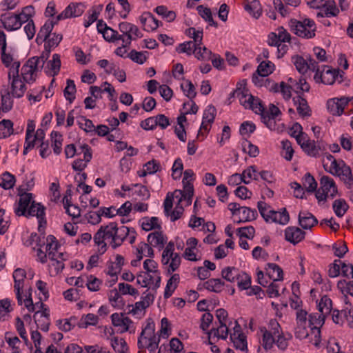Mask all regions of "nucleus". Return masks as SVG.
Here are the masks:
<instances>
[{"mask_svg":"<svg viewBox=\"0 0 353 353\" xmlns=\"http://www.w3.org/2000/svg\"><path fill=\"white\" fill-rule=\"evenodd\" d=\"M240 103L245 107L253 110L255 113L263 110V104L259 98L252 96L245 88L240 97Z\"/></svg>","mask_w":353,"mask_h":353,"instance_id":"39448f33","label":"nucleus"},{"mask_svg":"<svg viewBox=\"0 0 353 353\" xmlns=\"http://www.w3.org/2000/svg\"><path fill=\"white\" fill-rule=\"evenodd\" d=\"M180 281V276L179 274H174L168 281L165 292H164V297L168 299L170 297L177 288L178 284Z\"/></svg>","mask_w":353,"mask_h":353,"instance_id":"4be33fe9","label":"nucleus"},{"mask_svg":"<svg viewBox=\"0 0 353 353\" xmlns=\"http://www.w3.org/2000/svg\"><path fill=\"white\" fill-rule=\"evenodd\" d=\"M240 273L234 267H226L222 270L221 276L227 281L234 283L238 280Z\"/></svg>","mask_w":353,"mask_h":353,"instance_id":"a878e982","label":"nucleus"},{"mask_svg":"<svg viewBox=\"0 0 353 353\" xmlns=\"http://www.w3.org/2000/svg\"><path fill=\"white\" fill-rule=\"evenodd\" d=\"M76 92V86L73 80H67V86L63 90L64 96L67 100L72 103L74 99V93Z\"/></svg>","mask_w":353,"mask_h":353,"instance_id":"8fccbe9b","label":"nucleus"},{"mask_svg":"<svg viewBox=\"0 0 353 353\" xmlns=\"http://www.w3.org/2000/svg\"><path fill=\"white\" fill-rule=\"evenodd\" d=\"M332 300L326 295L323 296L319 305V311L326 316L327 314H329L332 310Z\"/></svg>","mask_w":353,"mask_h":353,"instance_id":"a18cd8bd","label":"nucleus"},{"mask_svg":"<svg viewBox=\"0 0 353 353\" xmlns=\"http://www.w3.org/2000/svg\"><path fill=\"white\" fill-rule=\"evenodd\" d=\"M99 318L94 314L89 313L83 316L79 322V327L86 328L88 325H95L98 323Z\"/></svg>","mask_w":353,"mask_h":353,"instance_id":"ea45409f","label":"nucleus"},{"mask_svg":"<svg viewBox=\"0 0 353 353\" xmlns=\"http://www.w3.org/2000/svg\"><path fill=\"white\" fill-rule=\"evenodd\" d=\"M195 50L194 56L199 60H210L214 54L210 50L205 46L201 47V45L197 46V48H196Z\"/></svg>","mask_w":353,"mask_h":353,"instance_id":"de8ad7c7","label":"nucleus"},{"mask_svg":"<svg viewBox=\"0 0 353 353\" xmlns=\"http://www.w3.org/2000/svg\"><path fill=\"white\" fill-rule=\"evenodd\" d=\"M245 10L256 19L262 13L261 4L258 0H248V3L245 6Z\"/></svg>","mask_w":353,"mask_h":353,"instance_id":"cd10ccee","label":"nucleus"},{"mask_svg":"<svg viewBox=\"0 0 353 353\" xmlns=\"http://www.w3.org/2000/svg\"><path fill=\"white\" fill-rule=\"evenodd\" d=\"M323 8L325 12V16L327 17H336L339 12L334 1H325Z\"/></svg>","mask_w":353,"mask_h":353,"instance_id":"37998d69","label":"nucleus"},{"mask_svg":"<svg viewBox=\"0 0 353 353\" xmlns=\"http://www.w3.org/2000/svg\"><path fill=\"white\" fill-rule=\"evenodd\" d=\"M147 51L145 52H138L135 50H132L128 54V57L135 63L139 64L144 63L147 60V57L145 54H148Z\"/></svg>","mask_w":353,"mask_h":353,"instance_id":"5fc2aeb1","label":"nucleus"},{"mask_svg":"<svg viewBox=\"0 0 353 353\" xmlns=\"http://www.w3.org/2000/svg\"><path fill=\"white\" fill-rule=\"evenodd\" d=\"M131 228L125 226L118 228L117 225L116 235L114 236V241H111L110 245L113 249H116L120 246L124 240L126 239L128 235L130 234Z\"/></svg>","mask_w":353,"mask_h":353,"instance_id":"6ab92c4d","label":"nucleus"},{"mask_svg":"<svg viewBox=\"0 0 353 353\" xmlns=\"http://www.w3.org/2000/svg\"><path fill=\"white\" fill-rule=\"evenodd\" d=\"M54 23L53 21L46 22L40 29L38 34L39 35V38H41V41H45L48 39L51 35V32L53 29Z\"/></svg>","mask_w":353,"mask_h":353,"instance_id":"864d4df0","label":"nucleus"},{"mask_svg":"<svg viewBox=\"0 0 353 353\" xmlns=\"http://www.w3.org/2000/svg\"><path fill=\"white\" fill-rule=\"evenodd\" d=\"M299 223L303 229H311L318 223L317 219L309 212H300L298 216Z\"/></svg>","mask_w":353,"mask_h":353,"instance_id":"2eb2a0df","label":"nucleus"},{"mask_svg":"<svg viewBox=\"0 0 353 353\" xmlns=\"http://www.w3.org/2000/svg\"><path fill=\"white\" fill-rule=\"evenodd\" d=\"M19 199L18 207L14 210L15 214L19 216H37L39 219V230H40L43 224L46 225V220L45 218L46 208L40 203H36L34 201H32V193H21V188L19 189Z\"/></svg>","mask_w":353,"mask_h":353,"instance_id":"f257e3e1","label":"nucleus"},{"mask_svg":"<svg viewBox=\"0 0 353 353\" xmlns=\"http://www.w3.org/2000/svg\"><path fill=\"white\" fill-rule=\"evenodd\" d=\"M293 101L296 107V110L300 116L310 117L311 115V109L307 104V102L305 99L301 97V95H299L296 97L293 98Z\"/></svg>","mask_w":353,"mask_h":353,"instance_id":"a211bd4d","label":"nucleus"},{"mask_svg":"<svg viewBox=\"0 0 353 353\" xmlns=\"http://www.w3.org/2000/svg\"><path fill=\"white\" fill-rule=\"evenodd\" d=\"M193 176L194 172L190 169H188L185 170V172H183V179L182 181L183 188L185 190H188L189 192H190V193H192V188H194V187L192 183L191 182V181L188 180V179L192 177Z\"/></svg>","mask_w":353,"mask_h":353,"instance_id":"680f3d73","label":"nucleus"},{"mask_svg":"<svg viewBox=\"0 0 353 353\" xmlns=\"http://www.w3.org/2000/svg\"><path fill=\"white\" fill-rule=\"evenodd\" d=\"M1 101V110L4 112L10 111L13 105V100L12 99V94L8 88L2 89L0 92Z\"/></svg>","mask_w":353,"mask_h":353,"instance_id":"aec40b11","label":"nucleus"},{"mask_svg":"<svg viewBox=\"0 0 353 353\" xmlns=\"http://www.w3.org/2000/svg\"><path fill=\"white\" fill-rule=\"evenodd\" d=\"M147 240L151 245L154 246L160 245L161 248H162L166 243V240L162 232H154L149 234Z\"/></svg>","mask_w":353,"mask_h":353,"instance_id":"f704fd0d","label":"nucleus"},{"mask_svg":"<svg viewBox=\"0 0 353 353\" xmlns=\"http://www.w3.org/2000/svg\"><path fill=\"white\" fill-rule=\"evenodd\" d=\"M124 264V258L120 255H116V261L108 266V274L111 276H115L117 279V274L121 271L122 266Z\"/></svg>","mask_w":353,"mask_h":353,"instance_id":"b1692460","label":"nucleus"},{"mask_svg":"<svg viewBox=\"0 0 353 353\" xmlns=\"http://www.w3.org/2000/svg\"><path fill=\"white\" fill-rule=\"evenodd\" d=\"M20 76L28 84H30L35 81L37 74L26 62L22 66Z\"/></svg>","mask_w":353,"mask_h":353,"instance_id":"bb28decb","label":"nucleus"},{"mask_svg":"<svg viewBox=\"0 0 353 353\" xmlns=\"http://www.w3.org/2000/svg\"><path fill=\"white\" fill-rule=\"evenodd\" d=\"M291 30L299 37L307 39L313 38L315 36L316 24L310 19H305L303 21L291 19L290 21Z\"/></svg>","mask_w":353,"mask_h":353,"instance_id":"f03ea898","label":"nucleus"},{"mask_svg":"<svg viewBox=\"0 0 353 353\" xmlns=\"http://www.w3.org/2000/svg\"><path fill=\"white\" fill-rule=\"evenodd\" d=\"M332 208L336 215L342 217L348 210L349 206L344 199H340L334 201Z\"/></svg>","mask_w":353,"mask_h":353,"instance_id":"4c0bfd02","label":"nucleus"},{"mask_svg":"<svg viewBox=\"0 0 353 353\" xmlns=\"http://www.w3.org/2000/svg\"><path fill=\"white\" fill-rule=\"evenodd\" d=\"M241 212L242 213V219L235 221L238 224L255 220L258 216V213L255 209H251L245 206L241 208Z\"/></svg>","mask_w":353,"mask_h":353,"instance_id":"5701e85b","label":"nucleus"},{"mask_svg":"<svg viewBox=\"0 0 353 353\" xmlns=\"http://www.w3.org/2000/svg\"><path fill=\"white\" fill-rule=\"evenodd\" d=\"M15 14L6 16V14L1 15V21L3 27L8 31H12L19 29L21 27V23L18 20Z\"/></svg>","mask_w":353,"mask_h":353,"instance_id":"dca6fc26","label":"nucleus"},{"mask_svg":"<svg viewBox=\"0 0 353 353\" xmlns=\"http://www.w3.org/2000/svg\"><path fill=\"white\" fill-rule=\"evenodd\" d=\"M119 28L122 33L121 35L125 36L127 38L130 36L132 40H136L137 38L143 37V34L139 30V28L128 22H121L119 24Z\"/></svg>","mask_w":353,"mask_h":353,"instance_id":"9b49d317","label":"nucleus"},{"mask_svg":"<svg viewBox=\"0 0 353 353\" xmlns=\"http://www.w3.org/2000/svg\"><path fill=\"white\" fill-rule=\"evenodd\" d=\"M14 133L13 123L9 119L0 121V139H5Z\"/></svg>","mask_w":353,"mask_h":353,"instance_id":"7c9ffc66","label":"nucleus"},{"mask_svg":"<svg viewBox=\"0 0 353 353\" xmlns=\"http://www.w3.org/2000/svg\"><path fill=\"white\" fill-rule=\"evenodd\" d=\"M183 169V165L181 159L178 158L175 160L172 170V178L174 180L179 179Z\"/></svg>","mask_w":353,"mask_h":353,"instance_id":"69168bd1","label":"nucleus"},{"mask_svg":"<svg viewBox=\"0 0 353 353\" xmlns=\"http://www.w3.org/2000/svg\"><path fill=\"white\" fill-rule=\"evenodd\" d=\"M103 39L108 42L114 43L116 41L122 39L123 35H120L117 30H114L109 26L103 28V32H101Z\"/></svg>","mask_w":353,"mask_h":353,"instance_id":"e433bc0d","label":"nucleus"},{"mask_svg":"<svg viewBox=\"0 0 353 353\" xmlns=\"http://www.w3.org/2000/svg\"><path fill=\"white\" fill-rule=\"evenodd\" d=\"M111 345L115 352L125 353L128 351L127 343L123 339H119L117 337H114L111 339Z\"/></svg>","mask_w":353,"mask_h":353,"instance_id":"49530a36","label":"nucleus"},{"mask_svg":"<svg viewBox=\"0 0 353 353\" xmlns=\"http://www.w3.org/2000/svg\"><path fill=\"white\" fill-rule=\"evenodd\" d=\"M256 130V125L254 123L250 121H244L241 123L239 128V132L241 135H245L247 134H250L254 132Z\"/></svg>","mask_w":353,"mask_h":353,"instance_id":"774afa93","label":"nucleus"},{"mask_svg":"<svg viewBox=\"0 0 353 353\" xmlns=\"http://www.w3.org/2000/svg\"><path fill=\"white\" fill-rule=\"evenodd\" d=\"M267 265L270 270L268 274L273 281H282L283 279V270L278 265L269 263Z\"/></svg>","mask_w":353,"mask_h":353,"instance_id":"c756f323","label":"nucleus"},{"mask_svg":"<svg viewBox=\"0 0 353 353\" xmlns=\"http://www.w3.org/2000/svg\"><path fill=\"white\" fill-rule=\"evenodd\" d=\"M255 230L252 226L239 228L237 229V234L240 238L252 239L254 236Z\"/></svg>","mask_w":353,"mask_h":353,"instance_id":"052dcab7","label":"nucleus"},{"mask_svg":"<svg viewBox=\"0 0 353 353\" xmlns=\"http://www.w3.org/2000/svg\"><path fill=\"white\" fill-rule=\"evenodd\" d=\"M303 185L308 192H314L317 188V182L310 173H306L303 179Z\"/></svg>","mask_w":353,"mask_h":353,"instance_id":"a19ab883","label":"nucleus"},{"mask_svg":"<svg viewBox=\"0 0 353 353\" xmlns=\"http://www.w3.org/2000/svg\"><path fill=\"white\" fill-rule=\"evenodd\" d=\"M51 139H52V147L53 148V151L56 154H59L61 152V146H62V135L57 132L52 131L51 133Z\"/></svg>","mask_w":353,"mask_h":353,"instance_id":"58836bf2","label":"nucleus"},{"mask_svg":"<svg viewBox=\"0 0 353 353\" xmlns=\"http://www.w3.org/2000/svg\"><path fill=\"white\" fill-rule=\"evenodd\" d=\"M15 182V176L8 172H5L0 177V186L5 190L12 188Z\"/></svg>","mask_w":353,"mask_h":353,"instance_id":"72a5a7b5","label":"nucleus"},{"mask_svg":"<svg viewBox=\"0 0 353 353\" xmlns=\"http://www.w3.org/2000/svg\"><path fill=\"white\" fill-rule=\"evenodd\" d=\"M325 315L321 313V314H310L309 315V324L311 327V330L316 334H315V343L314 345L317 346L319 343L321 342V330L320 328L318 327L316 325H319L320 327L323 326V325L325 323Z\"/></svg>","mask_w":353,"mask_h":353,"instance_id":"1a4fd4ad","label":"nucleus"},{"mask_svg":"<svg viewBox=\"0 0 353 353\" xmlns=\"http://www.w3.org/2000/svg\"><path fill=\"white\" fill-rule=\"evenodd\" d=\"M216 112V108L212 105H208L204 111L203 121L207 122L209 124L212 123L215 118Z\"/></svg>","mask_w":353,"mask_h":353,"instance_id":"bf43d9fd","label":"nucleus"},{"mask_svg":"<svg viewBox=\"0 0 353 353\" xmlns=\"http://www.w3.org/2000/svg\"><path fill=\"white\" fill-rule=\"evenodd\" d=\"M236 281L240 290H248L251 285V276L245 272H241Z\"/></svg>","mask_w":353,"mask_h":353,"instance_id":"c03bdc74","label":"nucleus"},{"mask_svg":"<svg viewBox=\"0 0 353 353\" xmlns=\"http://www.w3.org/2000/svg\"><path fill=\"white\" fill-rule=\"evenodd\" d=\"M275 65L271 61H262L258 66L256 72L261 77L268 76L274 70Z\"/></svg>","mask_w":353,"mask_h":353,"instance_id":"c9c22d12","label":"nucleus"},{"mask_svg":"<svg viewBox=\"0 0 353 353\" xmlns=\"http://www.w3.org/2000/svg\"><path fill=\"white\" fill-rule=\"evenodd\" d=\"M141 228L145 231H150L153 229H160L161 225L159 223V219L156 216L144 217L141 219Z\"/></svg>","mask_w":353,"mask_h":353,"instance_id":"473e14b6","label":"nucleus"},{"mask_svg":"<svg viewBox=\"0 0 353 353\" xmlns=\"http://www.w3.org/2000/svg\"><path fill=\"white\" fill-rule=\"evenodd\" d=\"M48 66L52 72L53 77L57 75L61 68V59L59 54H54L52 55V59L48 61Z\"/></svg>","mask_w":353,"mask_h":353,"instance_id":"603ef678","label":"nucleus"},{"mask_svg":"<svg viewBox=\"0 0 353 353\" xmlns=\"http://www.w3.org/2000/svg\"><path fill=\"white\" fill-rule=\"evenodd\" d=\"M10 84V92L14 98H21L23 97L26 90V82L24 79H21V76L11 77L9 81Z\"/></svg>","mask_w":353,"mask_h":353,"instance_id":"6e6552de","label":"nucleus"},{"mask_svg":"<svg viewBox=\"0 0 353 353\" xmlns=\"http://www.w3.org/2000/svg\"><path fill=\"white\" fill-rule=\"evenodd\" d=\"M263 334V347L265 350H270L273 344L275 343L276 336L272 335V332H268V330L264 327L261 329Z\"/></svg>","mask_w":353,"mask_h":353,"instance_id":"09e8293b","label":"nucleus"},{"mask_svg":"<svg viewBox=\"0 0 353 353\" xmlns=\"http://www.w3.org/2000/svg\"><path fill=\"white\" fill-rule=\"evenodd\" d=\"M208 334H213L214 336L217 338H221L222 339H225L228 337V327L225 323V326L221 329V325L217 328H212L210 331L207 332Z\"/></svg>","mask_w":353,"mask_h":353,"instance_id":"0e129e2a","label":"nucleus"},{"mask_svg":"<svg viewBox=\"0 0 353 353\" xmlns=\"http://www.w3.org/2000/svg\"><path fill=\"white\" fill-rule=\"evenodd\" d=\"M243 150L245 152H248L250 157H256L259 153V148L252 144L250 141L245 139L242 143Z\"/></svg>","mask_w":353,"mask_h":353,"instance_id":"6e6d98bb","label":"nucleus"},{"mask_svg":"<svg viewBox=\"0 0 353 353\" xmlns=\"http://www.w3.org/2000/svg\"><path fill=\"white\" fill-rule=\"evenodd\" d=\"M320 185L321 190L330 194L331 198H334L338 193L334 181L328 176H323L321 178Z\"/></svg>","mask_w":353,"mask_h":353,"instance_id":"4468645a","label":"nucleus"},{"mask_svg":"<svg viewBox=\"0 0 353 353\" xmlns=\"http://www.w3.org/2000/svg\"><path fill=\"white\" fill-rule=\"evenodd\" d=\"M225 283L221 279H210L205 281L203 286L206 290L219 293L221 292Z\"/></svg>","mask_w":353,"mask_h":353,"instance_id":"393cba45","label":"nucleus"},{"mask_svg":"<svg viewBox=\"0 0 353 353\" xmlns=\"http://www.w3.org/2000/svg\"><path fill=\"white\" fill-rule=\"evenodd\" d=\"M305 232L297 227H288L285 230V240L293 243L297 244L305 238Z\"/></svg>","mask_w":353,"mask_h":353,"instance_id":"ddd939ff","label":"nucleus"},{"mask_svg":"<svg viewBox=\"0 0 353 353\" xmlns=\"http://www.w3.org/2000/svg\"><path fill=\"white\" fill-rule=\"evenodd\" d=\"M119 291L122 294H130L132 296L138 295L139 292L137 289L133 288L131 285L125 283H120L118 285Z\"/></svg>","mask_w":353,"mask_h":353,"instance_id":"e2e57ef3","label":"nucleus"},{"mask_svg":"<svg viewBox=\"0 0 353 353\" xmlns=\"http://www.w3.org/2000/svg\"><path fill=\"white\" fill-rule=\"evenodd\" d=\"M196 10L199 15L212 26L216 28L218 26L217 22L214 21L211 10L209 8L205 7L203 5L198 6Z\"/></svg>","mask_w":353,"mask_h":353,"instance_id":"c85d7f7f","label":"nucleus"},{"mask_svg":"<svg viewBox=\"0 0 353 353\" xmlns=\"http://www.w3.org/2000/svg\"><path fill=\"white\" fill-rule=\"evenodd\" d=\"M199 34L200 32H198L196 34L194 33L192 37L193 41H189L179 44L176 50L179 53H186L188 55H191L192 54H194V52H196L195 49L197 48V46L202 45V35Z\"/></svg>","mask_w":353,"mask_h":353,"instance_id":"0eeeda50","label":"nucleus"},{"mask_svg":"<svg viewBox=\"0 0 353 353\" xmlns=\"http://www.w3.org/2000/svg\"><path fill=\"white\" fill-rule=\"evenodd\" d=\"M117 231V223L111 222L107 225H101L94 235V242L96 245L103 243V240L111 239L114 241Z\"/></svg>","mask_w":353,"mask_h":353,"instance_id":"20e7f679","label":"nucleus"},{"mask_svg":"<svg viewBox=\"0 0 353 353\" xmlns=\"http://www.w3.org/2000/svg\"><path fill=\"white\" fill-rule=\"evenodd\" d=\"M342 263L340 260H335L333 263L330 265L328 270V276L331 278H335L339 276L340 270L341 269Z\"/></svg>","mask_w":353,"mask_h":353,"instance_id":"338daca9","label":"nucleus"},{"mask_svg":"<svg viewBox=\"0 0 353 353\" xmlns=\"http://www.w3.org/2000/svg\"><path fill=\"white\" fill-rule=\"evenodd\" d=\"M346 104L347 101H345L343 99H337V101L333 99L327 101V108L333 115L340 116L343 113L344 106Z\"/></svg>","mask_w":353,"mask_h":353,"instance_id":"412c9836","label":"nucleus"},{"mask_svg":"<svg viewBox=\"0 0 353 353\" xmlns=\"http://www.w3.org/2000/svg\"><path fill=\"white\" fill-rule=\"evenodd\" d=\"M293 59L294 64L300 73L304 74L308 70L307 62L302 57L296 56Z\"/></svg>","mask_w":353,"mask_h":353,"instance_id":"4d7b16f0","label":"nucleus"},{"mask_svg":"<svg viewBox=\"0 0 353 353\" xmlns=\"http://www.w3.org/2000/svg\"><path fill=\"white\" fill-rule=\"evenodd\" d=\"M301 148L308 155L312 156V157H316L319 153V150L316 148L315 142L314 141H311L310 140L303 141V143L301 144Z\"/></svg>","mask_w":353,"mask_h":353,"instance_id":"3c124183","label":"nucleus"},{"mask_svg":"<svg viewBox=\"0 0 353 353\" xmlns=\"http://www.w3.org/2000/svg\"><path fill=\"white\" fill-rule=\"evenodd\" d=\"M330 172L339 176L348 188H350L353 185L351 168L343 160H340L339 162L337 161L332 162Z\"/></svg>","mask_w":353,"mask_h":353,"instance_id":"7ed1b4c3","label":"nucleus"},{"mask_svg":"<svg viewBox=\"0 0 353 353\" xmlns=\"http://www.w3.org/2000/svg\"><path fill=\"white\" fill-rule=\"evenodd\" d=\"M230 339L236 349L241 351H248L246 336L243 334H238L237 336H236V334H231Z\"/></svg>","mask_w":353,"mask_h":353,"instance_id":"2f4dec72","label":"nucleus"},{"mask_svg":"<svg viewBox=\"0 0 353 353\" xmlns=\"http://www.w3.org/2000/svg\"><path fill=\"white\" fill-rule=\"evenodd\" d=\"M66 10H68L69 17H79L83 13L84 6L81 3H72L66 7Z\"/></svg>","mask_w":353,"mask_h":353,"instance_id":"79ce46f5","label":"nucleus"},{"mask_svg":"<svg viewBox=\"0 0 353 353\" xmlns=\"http://www.w3.org/2000/svg\"><path fill=\"white\" fill-rule=\"evenodd\" d=\"M344 74V72H341V74H340L339 69H332L328 65H323L322 70V83L327 85H332L339 76L342 79Z\"/></svg>","mask_w":353,"mask_h":353,"instance_id":"f8f14e48","label":"nucleus"},{"mask_svg":"<svg viewBox=\"0 0 353 353\" xmlns=\"http://www.w3.org/2000/svg\"><path fill=\"white\" fill-rule=\"evenodd\" d=\"M269 221L274 222L281 225H285L289 222L290 216L285 208L282 212L269 210Z\"/></svg>","mask_w":353,"mask_h":353,"instance_id":"f3484780","label":"nucleus"},{"mask_svg":"<svg viewBox=\"0 0 353 353\" xmlns=\"http://www.w3.org/2000/svg\"><path fill=\"white\" fill-rule=\"evenodd\" d=\"M164 213L166 216H170L171 221H175L180 219L184 212L183 207L177 203L174 209L171 212L173 205V198L168 194L164 201Z\"/></svg>","mask_w":353,"mask_h":353,"instance_id":"423d86ee","label":"nucleus"},{"mask_svg":"<svg viewBox=\"0 0 353 353\" xmlns=\"http://www.w3.org/2000/svg\"><path fill=\"white\" fill-rule=\"evenodd\" d=\"M283 151L282 156L287 160L290 161L292 159L294 150L292 147V143L288 140H283L281 141Z\"/></svg>","mask_w":353,"mask_h":353,"instance_id":"13d9d810","label":"nucleus"},{"mask_svg":"<svg viewBox=\"0 0 353 353\" xmlns=\"http://www.w3.org/2000/svg\"><path fill=\"white\" fill-rule=\"evenodd\" d=\"M174 244L172 241H170L168 243L163 252L165 254H168L171 258V261L168 268V274H171L176 271L180 266L181 262L179 254L178 253H174Z\"/></svg>","mask_w":353,"mask_h":353,"instance_id":"9d476101","label":"nucleus"}]
</instances>
